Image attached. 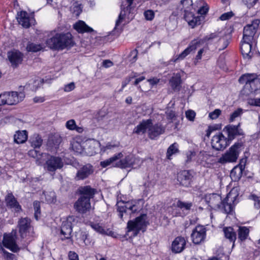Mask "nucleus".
I'll list each match as a JSON object with an SVG mask.
<instances>
[{"instance_id": "f257e3e1", "label": "nucleus", "mask_w": 260, "mask_h": 260, "mask_svg": "<svg viewBox=\"0 0 260 260\" xmlns=\"http://www.w3.org/2000/svg\"><path fill=\"white\" fill-rule=\"evenodd\" d=\"M47 45L51 49L62 50L73 46L74 43L70 32L56 33L46 41Z\"/></svg>"}, {"instance_id": "f03ea898", "label": "nucleus", "mask_w": 260, "mask_h": 260, "mask_svg": "<svg viewBox=\"0 0 260 260\" xmlns=\"http://www.w3.org/2000/svg\"><path fill=\"white\" fill-rule=\"evenodd\" d=\"M140 202V200H133L117 202V210L119 217L123 220L124 218L128 217V215L139 212L142 208Z\"/></svg>"}, {"instance_id": "7ed1b4c3", "label": "nucleus", "mask_w": 260, "mask_h": 260, "mask_svg": "<svg viewBox=\"0 0 260 260\" xmlns=\"http://www.w3.org/2000/svg\"><path fill=\"white\" fill-rule=\"evenodd\" d=\"M180 7L184 11V19L191 28H194L196 26L200 25L201 17L194 16L191 12L192 10V2L191 0H182Z\"/></svg>"}, {"instance_id": "20e7f679", "label": "nucleus", "mask_w": 260, "mask_h": 260, "mask_svg": "<svg viewBox=\"0 0 260 260\" xmlns=\"http://www.w3.org/2000/svg\"><path fill=\"white\" fill-rule=\"evenodd\" d=\"M243 149L242 143H236L220 157L218 162L224 164L226 163L235 162L237 161L241 151Z\"/></svg>"}, {"instance_id": "39448f33", "label": "nucleus", "mask_w": 260, "mask_h": 260, "mask_svg": "<svg viewBox=\"0 0 260 260\" xmlns=\"http://www.w3.org/2000/svg\"><path fill=\"white\" fill-rule=\"evenodd\" d=\"M43 157H47L45 164V168L49 172H54L58 169H61L64 165L62 159L58 156H50L47 153H42Z\"/></svg>"}, {"instance_id": "423d86ee", "label": "nucleus", "mask_w": 260, "mask_h": 260, "mask_svg": "<svg viewBox=\"0 0 260 260\" xmlns=\"http://www.w3.org/2000/svg\"><path fill=\"white\" fill-rule=\"evenodd\" d=\"M148 224L147 215L143 214L137 217L135 220L128 221L127 227L128 231H136L138 232L140 231H142L144 232Z\"/></svg>"}, {"instance_id": "0eeeda50", "label": "nucleus", "mask_w": 260, "mask_h": 260, "mask_svg": "<svg viewBox=\"0 0 260 260\" xmlns=\"http://www.w3.org/2000/svg\"><path fill=\"white\" fill-rule=\"evenodd\" d=\"M16 230H13L8 234H4L3 239V246L13 252H18L20 248L16 244Z\"/></svg>"}, {"instance_id": "6e6552de", "label": "nucleus", "mask_w": 260, "mask_h": 260, "mask_svg": "<svg viewBox=\"0 0 260 260\" xmlns=\"http://www.w3.org/2000/svg\"><path fill=\"white\" fill-rule=\"evenodd\" d=\"M142 162V160L140 158L136 157L133 155L131 154L126 156L124 159L116 162L115 166L121 168L128 167L137 168L141 165Z\"/></svg>"}, {"instance_id": "1a4fd4ad", "label": "nucleus", "mask_w": 260, "mask_h": 260, "mask_svg": "<svg viewBox=\"0 0 260 260\" xmlns=\"http://www.w3.org/2000/svg\"><path fill=\"white\" fill-rule=\"evenodd\" d=\"M229 144V140L221 133L214 136L211 140L212 147L216 150L224 149Z\"/></svg>"}, {"instance_id": "9d476101", "label": "nucleus", "mask_w": 260, "mask_h": 260, "mask_svg": "<svg viewBox=\"0 0 260 260\" xmlns=\"http://www.w3.org/2000/svg\"><path fill=\"white\" fill-rule=\"evenodd\" d=\"M259 21L256 20L251 24L246 25L243 29V40L244 41H251L253 40L256 29L258 25Z\"/></svg>"}, {"instance_id": "9b49d317", "label": "nucleus", "mask_w": 260, "mask_h": 260, "mask_svg": "<svg viewBox=\"0 0 260 260\" xmlns=\"http://www.w3.org/2000/svg\"><path fill=\"white\" fill-rule=\"evenodd\" d=\"M74 207L76 211L84 214L90 210L91 204L88 198L81 197L75 203Z\"/></svg>"}, {"instance_id": "f8f14e48", "label": "nucleus", "mask_w": 260, "mask_h": 260, "mask_svg": "<svg viewBox=\"0 0 260 260\" xmlns=\"http://www.w3.org/2000/svg\"><path fill=\"white\" fill-rule=\"evenodd\" d=\"M206 229L203 225H198L192 231L191 238L193 243L199 244L203 242L206 237Z\"/></svg>"}, {"instance_id": "ddd939ff", "label": "nucleus", "mask_w": 260, "mask_h": 260, "mask_svg": "<svg viewBox=\"0 0 260 260\" xmlns=\"http://www.w3.org/2000/svg\"><path fill=\"white\" fill-rule=\"evenodd\" d=\"M134 0H125L123 2L121 6V12L118 18L116 21V27L118 26L123 21L125 16L131 13L132 5Z\"/></svg>"}, {"instance_id": "4468645a", "label": "nucleus", "mask_w": 260, "mask_h": 260, "mask_svg": "<svg viewBox=\"0 0 260 260\" xmlns=\"http://www.w3.org/2000/svg\"><path fill=\"white\" fill-rule=\"evenodd\" d=\"M19 233L22 238L26 237L27 233L31 229L30 220L27 217L21 218L18 221Z\"/></svg>"}, {"instance_id": "2eb2a0df", "label": "nucleus", "mask_w": 260, "mask_h": 260, "mask_svg": "<svg viewBox=\"0 0 260 260\" xmlns=\"http://www.w3.org/2000/svg\"><path fill=\"white\" fill-rule=\"evenodd\" d=\"M5 93L7 100L6 103L9 105H15L22 101L24 98V94L22 92L18 93L17 92L12 91Z\"/></svg>"}, {"instance_id": "dca6fc26", "label": "nucleus", "mask_w": 260, "mask_h": 260, "mask_svg": "<svg viewBox=\"0 0 260 260\" xmlns=\"http://www.w3.org/2000/svg\"><path fill=\"white\" fill-rule=\"evenodd\" d=\"M192 176L189 171L183 170L177 174V181L179 184L185 187H188L190 184Z\"/></svg>"}, {"instance_id": "f3484780", "label": "nucleus", "mask_w": 260, "mask_h": 260, "mask_svg": "<svg viewBox=\"0 0 260 260\" xmlns=\"http://www.w3.org/2000/svg\"><path fill=\"white\" fill-rule=\"evenodd\" d=\"M73 216H69L63 221L61 227V234L64 239H69L72 232V222L74 221Z\"/></svg>"}, {"instance_id": "a211bd4d", "label": "nucleus", "mask_w": 260, "mask_h": 260, "mask_svg": "<svg viewBox=\"0 0 260 260\" xmlns=\"http://www.w3.org/2000/svg\"><path fill=\"white\" fill-rule=\"evenodd\" d=\"M240 124L238 125H230L225 126L223 131L226 132L228 135V140L231 141L233 140L236 136L243 135V132L240 128Z\"/></svg>"}, {"instance_id": "6ab92c4d", "label": "nucleus", "mask_w": 260, "mask_h": 260, "mask_svg": "<svg viewBox=\"0 0 260 260\" xmlns=\"http://www.w3.org/2000/svg\"><path fill=\"white\" fill-rule=\"evenodd\" d=\"M258 89H260L259 78L255 79V80L251 83H246L245 84L242 92L244 94L248 95Z\"/></svg>"}, {"instance_id": "aec40b11", "label": "nucleus", "mask_w": 260, "mask_h": 260, "mask_svg": "<svg viewBox=\"0 0 260 260\" xmlns=\"http://www.w3.org/2000/svg\"><path fill=\"white\" fill-rule=\"evenodd\" d=\"M93 172L92 166L89 164H87L77 171L75 178L76 180H83L87 178Z\"/></svg>"}, {"instance_id": "412c9836", "label": "nucleus", "mask_w": 260, "mask_h": 260, "mask_svg": "<svg viewBox=\"0 0 260 260\" xmlns=\"http://www.w3.org/2000/svg\"><path fill=\"white\" fill-rule=\"evenodd\" d=\"M186 244L184 238L180 236L177 237L172 242V251L175 253H180L184 249Z\"/></svg>"}, {"instance_id": "4be33fe9", "label": "nucleus", "mask_w": 260, "mask_h": 260, "mask_svg": "<svg viewBox=\"0 0 260 260\" xmlns=\"http://www.w3.org/2000/svg\"><path fill=\"white\" fill-rule=\"evenodd\" d=\"M5 201L7 207L15 212H19L21 210V206L12 193H8L6 197Z\"/></svg>"}, {"instance_id": "5701e85b", "label": "nucleus", "mask_w": 260, "mask_h": 260, "mask_svg": "<svg viewBox=\"0 0 260 260\" xmlns=\"http://www.w3.org/2000/svg\"><path fill=\"white\" fill-rule=\"evenodd\" d=\"M165 131V127L160 124H155L150 126L148 129V136L151 139H154Z\"/></svg>"}, {"instance_id": "b1692460", "label": "nucleus", "mask_w": 260, "mask_h": 260, "mask_svg": "<svg viewBox=\"0 0 260 260\" xmlns=\"http://www.w3.org/2000/svg\"><path fill=\"white\" fill-rule=\"evenodd\" d=\"M8 57L12 66L15 68L21 63L23 59V54L19 51H13L8 52Z\"/></svg>"}, {"instance_id": "393cba45", "label": "nucleus", "mask_w": 260, "mask_h": 260, "mask_svg": "<svg viewBox=\"0 0 260 260\" xmlns=\"http://www.w3.org/2000/svg\"><path fill=\"white\" fill-rule=\"evenodd\" d=\"M17 20L20 25L24 28H28L30 25V17L25 11H20L17 13Z\"/></svg>"}, {"instance_id": "a878e982", "label": "nucleus", "mask_w": 260, "mask_h": 260, "mask_svg": "<svg viewBox=\"0 0 260 260\" xmlns=\"http://www.w3.org/2000/svg\"><path fill=\"white\" fill-rule=\"evenodd\" d=\"M198 44V42L197 41H192L187 48H186L181 53L177 55L176 58L173 60V61L176 62L178 60H183L191 52L194 51L197 49Z\"/></svg>"}, {"instance_id": "bb28decb", "label": "nucleus", "mask_w": 260, "mask_h": 260, "mask_svg": "<svg viewBox=\"0 0 260 260\" xmlns=\"http://www.w3.org/2000/svg\"><path fill=\"white\" fill-rule=\"evenodd\" d=\"M212 155L207 153L206 151H201L195 158L196 162L201 165L205 166L206 165L211 164V158Z\"/></svg>"}, {"instance_id": "cd10ccee", "label": "nucleus", "mask_w": 260, "mask_h": 260, "mask_svg": "<svg viewBox=\"0 0 260 260\" xmlns=\"http://www.w3.org/2000/svg\"><path fill=\"white\" fill-rule=\"evenodd\" d=\"M152 120L150 119L144 120L141 122L133 130V133L137 134H144L147 129L151 125Z\"/></svg>"}, {"instance_id": "c85d7f7f", "label": "nucleus", "mask_w": 260, "mask_h": 260, "mask_svg": "<svg viewBox=\"0 0 260 260\" xmlns=\"http://www.w3.org/2000/svg\"><path fill=\"white\" fill-rule=\"evenodd\" d=\"M79 190L80 194L82 195L81 197L88 198L89 201L90 199L93 198L96 192L95 189L91 187V186L89 185L80 187Z\"/></svg>"}, {"instance_id": "c756f323", "label": "nucleus", "mask_w": 260, "mask_h": 260, "mask_svg": "<svg viewBox=\"0 0 260 260\" xmlns=\"http://www.w3.org/2000/svg\"><path fill=\"white\" fill-rule=\"evenodd\" d=\"M181 76L180 73L174 74L172 77L169 80V83L174 90H179L182 83Z\"/></svg>"}, {"instance_id": "7c9ffc66", "label": "nucleus", "mask_w": 260, "mask_h": 260, "mask_svg": "<svg viewBox=\"0 0 260 260\" xmlns=\"http://www.w3.org/2000/svg\"><path fill=\"white\" fill-rule=\"evenodd\" d=\"M74 28L79 33L83 34L85 32H91L93 29L88 26L85 22L82 20H79L73 25Z\"/></svg>"}, {"instance_id": "2f4dec72", "label": "nucleus", "mask_w": 260, "mask_h": 260, "mask_svg": "<svg viewBox=\"0 0 260 260\" xmlns=\"http://www.w3.org/2000/svg\"><path fill=\"white\" fill-rule=\"evenodd\" d=\"M250 42L251 41H244L243 40L241 46V53L243 57L248 59L252 56Z\"/></svg>"}, {"instance_id": "473e14b6", "label": "nucleus", "mask_w": 260, "mask_h": 260, "mask_svg": "<svg viewBox=\"0 0 260 260\" xmlns=\"http://www.w3.org/2000/svg\"><path fill=\"white\" fill-rule=\"evenodd\" d=\"M245 166L242 165L235 167L230 173L231 179L234 181H238L242 177L243 170Z\"/></svg>"}, {"instance_id": "72a5a7b5", "label": "nucleus", "mask_w": 260, "mask_h": 260, "mask_svg": "<svg viewBox=\"0 0 260 260\" xmlns=\"http://www.w3.org/2000/svg\"><path fill=\"white\" fill-rule=\"evenodd\" d=\"M27 139V133L26 131H18L14 135V141L17 144H22Z\"/></svg>"}, {"instance_id": "f704fd0d", "label": "nucleus", "mask_w": 260, "mask_h": 260, "mask_svg": "<svg viewBox=\"0 0 260 260\" xmlns=\"http://www.w3.org/2000/svg\"><path fill=\"white\" fill-rule=\"evenodd\" d=\"M231 193H229L226 198L223 200L221 201V202L220 203V207H222L223 208V210L225 212V213L229 214L231 213L233 210V206L231 204V202H233V200L231 199L230 202L229 203L228 202L230 201V199L231 198Z\"/></svg>"}, {"instance_id": "c9c22d12", "label": "nucleus", "mask_w": 260, "mask_h": 260, "mask_svg": "<svg viewBox=\"0 0 260 260\" xmlns=\"http://www.w3.org/2000/svg\"><path fill=\"white\" fill-rule=\"evenodd\" d=\"M122 157V153L121 152L118 153V154L114 155L113 156L110 157V158L101 161L100 165L102 167L105 168L111 164H113L114 162L116 161L119 159H120Z\"/></svg>"}, {"instance_id": "e433bc0d", "label": "nucleus", "mask_w": 260, "mask_h": 260, "mask_svg": "<svg viewBox=\"0 0 260 260\" xmlns=\"http://www.w3.org/2000/svg\"><path fill=\"white\" fill-rule=\"evenodd\" d=\"M255 74H246L242 75L239 79V82L241 84H246V83H251L255 79H258Z\"/></svg>"}, {"instance_id": "4c0bfd02", "label": "nucleus", "mask_w": 260, "mask_h": 260, "mask_svg": "<svg viewBox=\"0 0 260 260\" xmlns=\"http://www.w3.org/2000/svg\"><path fill=\"white\" fill-rule=\"evenodd\" d=\"M192 206V204L191 202H184L180 200H178L176 203L173 205V207L176 208H179L180 209L186 211L190 210L191 207Z\"/></svg>"}, {"instance_id": "58836bf2", "label": "nucleus", "mask_w": 260, "mask_h": 260, "mask_svg": "<svg viewBox=\"0 0 260 260\" xmlns=\"http://www.w3.org/2000/svg\"><path fill=\"white\" fill-rule=\"evenodd\" d=\"M223 232L226 239H228L231 242H235L236 239V234L233 228L231 227L224 228Z\"/></svg>"}, {"instance_id": "ea45409f", "label": "nucleus", "mask_w": 260, "mask_h": 260, "mask_svg": "<svg viewBox=\"0 0 260 260\" xmlns=\"http://www.w3.org/2000/svg\"><path fill=\"white\" fill-rule=\"evenodd\" d=\"M221 198L217 194H212L210 198L209 203L211 206L214 207L220 208V203L221 202Z\"/></svg>"}, {"instance_id": "a19ab883", "label": "nucleus", "mask_w": 260, "mask_h": 260, "mask_svg": "<svg viewBox=\"0 0 260 260\" xmlns=\"http://www.w3.org/2000/svg\"><path fill=\"white\" fill-rule=\"evenodd\" d=\"M249 233V229L245 226H241L238 230V238L241 240H245L248 237Z\"/></svg>"}, {"instance_id": "79ce46f5", "label": "nucleus", "mask_w": 260, "mask_h": 260, "mask_svg": "<svg viewBox=\"0 0 260 260\" xmlns=\"http://www.w3.org/2000/svg\"><path fill=\"white\" fill-rule=\"evenodd\" d=\"M178 147V145L176 143H174L170 146L167 152V157L168 159H171V157L173 154H176L179 152Z\"/></svg>"}, {"instance_id": "37998d69", "label": "nucleus", "mask_w": 260, "mask_h": 260, "mask_svg": "<svg viewBox=\"0 0 260 260\" xmlns=\"http://www.w3.org/2000/svg\"><path fill=\"white\" fill-rule=\"evenodd\" d=\"M43 47L40 44H36L32 43H28L26 46V50L28 52H36L41 50Z\"/></svg>"}, {"instance_id": "c03bdc74", "label": "nucleus", "mask_w": 260, "mask_h": 260, "mask_svg": "<svg viewBox=\"0 0 260 260\" xmlns=\"http://www.w3.org/2000/svg\"><path fill=\"white\" fill-rule=\"evenodd\" d=\"M42 139L39 136H35L31 139V146L34 148H39L42 145Z\"/></svg>"}, {"instance_id": "a18cd8bd", "label": "nucleus", "mask_w": 260, "mask_h": 260, "mask_svg": "<svg viewBox=\"0 0 260 260\" xmlns=\"http://www.w3.org/2000/svg\"><path fill=\"white\" fill-rule=\"evenodd\" d=\"M33 206L35 211V217L37 220H38L41 215L40 202L36 201L34 202Z\"/></svg>"}, {"instance_id": "49530a36", "label": "nucleus", "mask_w": 260, "mask_h": 260, "mask_svg": "<svg viewBox=\"0 0 260 260\" xmlns=\"http://www.w3.org/2000/svg\"><path fill=\"white\" fill-rule=\"evenodd\" d=\"M66 126L67 129L71 131H74L77 128V125L75 120L70 119L66 123Z\"/></svg>"}, {"instance_id": "de8ad7c7", "label": "nucleus", "mask_w": 260, "mask_h": 260, "mask_svg": "<svg viewBox=\"0 0 260 260\" xmlns=\"http://www.w3.org/2000/svg\"><path fill=\"white\" fill-rule=\"evenodd\" d=\"M45 199L47 202L51 203L54 202L55 200V195L54 192L44 193Z\"/></svg>"}, {"instance_id": "09e8293b", "label": "nucleus", "mask_w": 260, "mask_h": 260, "mask_svg": "<svg viewBox=\"0 0 260 260\" xmlns=\"http://www.w3.org/2000/svg\"><path fill=\"white\" fill-rule=\"evenodd\" d=\"M242 113V109L239 108L235 111L230 116V121L232 122L235 120V119L240 116Z\"/></svg>"}, {"instance_id": "8fccbe9b", "label": "nucleus", "mask_w": 260, "mask_h": 260, "mask_svg": "<svg viewBox=\"0 0 260 260\" xmlns=\"http://www.w3.org/2000/svg\"><path fill=\"white\" fill-rule=\"evenodd\" d=\"M249 199L254 202V205L256 208L260 209V197L254 194H252L249 196Z\"/></svg>"}, {"instance_id": "3c124183", "label": "nucleus", "mask_w": 260, "mask_h": 260, "mask_svg": "<svg viewBox=\"0 0 260 260\" xmlns=\"http://www.w3.org/2000/svg\"><path fill=\"white\" fill-rule=\"evenodd\" d=\"M209 10V7L208 5L205 3L198 11V13L201 15H206Z\"/></svg>"}, {"instance_id": "603ef678", "label": "nucleus", "mask_w": 260, "mask_h": 260, "mask_svg": "<svg viewBox=\"0 0 260 260\" xmlns=\"http://www.w3.org/2000/svg\"><path fill=\"white\" fill-rule=\"evenodd\" d=\"M144 15L145 19L147 20H152L154 17V13L151 10L145 11Z\"/></svg>"}, {"instance_id": "864d4df0", "label": "nucleus", "mask_w": 260, "mask_h": 260, "mask_svg": "<svg viewBox=\"0 0 260 260\" xmlns=\"http://www.w3.org/2000/svg\"><path fill=\"white\" fill-rule=\"evenodd\" d=\"M221 110L219 109H215L214 111L210 112L209 117L212 119H215L218 117L221 114Z\"/></svg>"}, {"instance_id": "5fc2aeb1", "label": "nucleus", "mask_w": 260, "mask_h": 260, "mask_svg": "<svg viewBox=\"0 0 260 260\" xmlns=\"http://www.w3.org/2000/svg\"><path fill=\"white\" fill-rule=\"evenodd\" d=\"M186 117L190 121H194L196 113L192 110H188L185 112Z\"/></svg>"}, {"instance_id": "6e6d98bb", "label": "nucleus", "mask_w": 260, "mask_h": 260, "mask_svg": "<svg viewBox=\"0 0 260 260\" xmlns=\"http://www.w3.org/2000/svg\"><path fill=\"white\" fill-rule=\"evenodd\" d=\"M248 103L251 106L260 107V98L250 99L248 100Z\"/></svg>"}, {"instance_id": "4d7b16f0", "label": "nucleus", "mask_w": 260, "mask_h": 260, "mask_svg": "<svg viewBox=\"0 0 260 260\" xmlns=\"http://www.w3.org/2000/svg\"><path fill=\"white\" fill-rule=\"evenodd\" d=\"M92 228L96 232L101 234H105L106 231L102 226L99 224H93L91 225Z\"/></svg>"}, {"instance_id": "13d9d810", "label": "nucleus", "mask_w": 260, "mask_h": 260, "mask_svg": "<svg viewBox=\"0 0 260 260\" xmlns=\"http://www.w3.org/2000/svg\"><path fill=\"white\" fill-rule=\"evenodd\" d=\"M2 250L5 255L6 260H17L16 257L14 254L7 252L3 248H2Z\"/></svg>"}, {"instance_id": "bf43d9fd", "label": "nucleus", "mask_w": 260, "mask_h": 260, "mask_svg": "<svg viewBox=\"0 0 260 260\" xmlns=\"http://www.w3.org/2000/svg\"><path fill=\"white\" fill-rule=\"evenodd\" d=\"M258 0H242L244 4L248 8H251L254 6Z\"/></svg>"}, {"instance_id": "052dcab7", "label": "nucleus", "mask_w": 260, "mask_h": 260, "mask_svg": "<svg viewBox=\"0 0 260 260\" xmlns=\"http://www.w3.org/2000/svg\"><path fill=\"white\" fill-rule=\"evenodd\" d=\"M233 16V13L232 12H229L222 14L220 17V19L224 21L226 20L231 18Z\"/></svg>"}, {"instance_id": "680f3d73", "label": "nucleus", "mask_w": 260, "mask_h": 260, "mask_svg": "<svg viewBox=\"0 0 260 260\" xmlns=\"http://www.w3.org/2000/svg\"><path fill=\"white\" fill-rule=\"evenodd\" d=\"M186 155L187 158L186 161L189 162L192 160V157L195 156L196 153L194 151H189L186 152Z\"/></svg>"}, {"instance_id": "e2e57ef3", "label": "nucleus", "mask_w": 260, "mask_h": 260, "mask_svg": "<svg viewBox=\"0 0 260 260\" xmlns=\"http://www.w3.org/2000/svg\"><path fill=\"white\" fill-rule=\"evenodd\" d=\"M75 87L74 82H71L66 85L64 87V90L66 92H70L73 90Z\"/></svg>"}, {"instance_id": "0e129e2a", "label": "nucleus", "mask_w": 260, "mask_h": 260, "mask_svg": "<svg viewBox=\"0 0 260 260\" xmlns=\"http://www.w3.org/2000/svg\"><path fill=\"white\" fill-rule=\"evenodd\" d=\"M167 118L168 119L173 120L176 117L175 113L173 110H168L166 112Z\"/></svg>"}, {"instance_id": "69168bd1", "label": "nucleus", "mask_w": 260, "mask_h": 260, "mask_svg": "<svg viewBox=\"0 0 260 260\" xmlns=\"http://www.w3.org/2000/svg\"><path fill=\"white\" fill-rule=\"evenodd\" d=\"M68 256L70 260H79L78 254L74 251H70Z\"/></svg>"}, {"instance_id": "338daca9", "label": "nucleus", "mask_w": 260, "mask_h": 260, "mask_svg": "<svg viewBox=\"0 0 260 260\" xmlns=\"http://www.w3.org/2000/svg\"><path fill=\"white\" fill-rule=\"evenodd\" d=\"M147 81L151 85L154 86L159 82V79L156 78H154L152 79H149Z\"/></svg>"}, {"instance_id": "774afa93", "label": "nucleus", "mask_w": 260, "mask_h": 260, "mask_svg": "<svg viewBox=\"0 0 260 260\" xmlns=\"http://www.w3.org/2000/svg\"><path fill=\"white\" fill-rule=\"evenodd\" d=\"M82 10L79 6H74L73 8V12L76 16H78L81 12Z\"/></svg>"}]
</instances>
